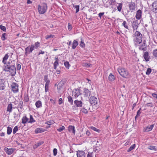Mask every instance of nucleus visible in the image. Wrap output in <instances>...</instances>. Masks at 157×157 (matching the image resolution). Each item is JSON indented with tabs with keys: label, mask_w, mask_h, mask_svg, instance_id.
Returning a JSON list of instances; mask_svg holds the SVG:
<instances>
[{
	"label": "nucleus",
	"mask_w": 157,
	"mask_h": 157,
	"mask_svg": "<svg viewBox=\"0 0 157 157\" xmlns=\"http://www.w3.org/2000/svg\"><path fill=\"white\" fill-rule=\"evenodd\" d=\"M9 57L7 54H6L3 58L2 63L4 64L3 70L6 72H9L12 76H14L16 74V70L15 64L10 65V62H8L6 63L7 60Z\"/></svg>",
	"instance_id": "nucleus-1"
},
{
	"label": "nucleus",
	"mask_w": 157,
	"mask_h": 157,
	"mask_svg": "<svg viewBox=\"0 0 157 157\" xmlns=\"http://www.w3.org/2000/svg\"><path fill=\"white\" fill-rule=\"evenodd\" d=\"M117 71L120 75L123 78H128L130 75L128 71L124 68H119L117 69Z\"/></svg>",
	"instance_id": "nucleus-2"
},
{
	"label": "nucleus",
	"mask_w": 157,
	"mask_h": 157,
	"mask_svg": "<svg viewBox=\"0 0 157 157\" xmlns=\"http://www.w3.org/2000/svg\"><path fill=\"white\" fill-rule=\"evenodd\" d=\"M134 38L133 40L135 43L140 44L142 41V35L138 31H136L134 34Z\"/></svg>",
	"instance_id": "nucleus-3"
},
{
	"label": "nucleus",
	"mask_w": 157,
	"mask_h": 157,
	"mask_svg": "<svg viewBox=\"0 0 157 157\" xmlns=\"http://www.w3.org/2000/svg\"><path fill=\"white\" fill-rule=\"evenodd\" d=\"M47 9V4L45 3H43L41 6L39 5L38 6V10L40 14H43L46 11Z\"/></svg>",
	"instance_id": "nucleus-4"
},
{
	"label": "nucleus",
	"mask_w": 157,
	"mask_h": 157,
	"mask_svg": "<svg viewBox=\"0 0 157 157\" xmlns=\"http://www.w3.org/2000/svg\"><path fill=\"white\" fill-rule=\"evenodd\" d=\"M131 23L133 30L134 32L135 31L137 30L140 23L139 22L138 20H135L134 21L131 22Z\"/></svg>",
	"instance_id": "nucleus-5"
},
{
	"label": "nucleus",
	"mask_w": 157,
	"mask_h": 157,
	"mask_svg": "<svg viewBox=\"0 0 157 157\" xmlns=\"http://www.w3.org/2000/svg\"><path fill=\"white\" fill-rule=\"evenodd\" d=\"M18 84L15 82L12 83L11 86L12 90L14 93H17L18 91Z\"/></svg>",
	"instance_id": "nucleus-6"
},
{
	"label": "nucleus",
	"mask_w": 157,
	"mask_h": 157,
	"mask_svg": "<svg viewBox=\"0 0 157 157\" xmlns=\"http://www.w3.org/2000/svg\"><path fill=\"white\" fill-rule=\"evenodd\" d=\"M98 99L94 97V96H91L90 98V103L96 106L98 104Z\"/></svg>",
	"instance_id": "nucleus-7"
},
{
	"label": "nucleus",
	"mask_w": 157,
	"mask_h": 157,
	"mask_svg": "<svg viewBox=\"0 0 157 157\" xmlns=\"http://www.w3.org/2000/svg\"><path fill=\"white\" fill-rule=\"evenodd\" d=\"M83 94L85 97H89L91 95V93L89 90L85 88L83 89Z\"/></svg>",
	"instance_id": "nucleus-8"
},
{
	"label": "nucleus",
	"mask_w": 157,
	"mask_h": 157,
	"mask_svg": "<svg viewBox=\"0 0 157 157\" xmlns=\"http://www.w3.org/2000/svg\"><path fill=\"white\" fill-rule=\"evenodd\" d=\"M5 79L0 78V90H3L5 89Z\"/></svg>",
	"instance_id": "nucleus-9"
},
{
	"label": "nucleus",
	"mask_w": 157,
	"mask_h": 157,
	"mask_svg": "<svg viewBox=\"0 0 157 157\" xmlns=\"http://www.w3.org/2000/svg\"><path fill=\"white\" fill-rule=\"evenodd\" d=\"M81 91L80 90L75 89L72 91V94L74 95L75 98H77L78 96L81 94Z\"/></svg>",
	"instance_id": "nucleus-10"
},
{
	"label": "nucleus",
	"mask_w": 157,
	"mask_h": 157,
	"mask_svg": "<svg viewBox=\"0 0 157 157\" xmlns=\"http://www.w3.org/2000/svg\"><path fill=\"white\" fill-rule=\"evenodd\" d=\"M66 82V80L65 79H63L59 82L57 85V89L58 90H60L61 88L63 86Z\"/></svg>",
	"instance_id": "nucleus-11"
},
{
	"label": "nucleus",
	"mask_w": 157,
	"mask_h": 157,
	"mask_svg": "<svg viewBox=\"0 0 157 157\" xmlns=\"http://www.w3.org/2000/svg\"><path fill=\"white\" fill-rule=\"evenodd\" d=\"M15 149L14 148H8L6 147H5L4 148V151L8 155H11L12 154Z\"/></svg>",
	"instance_id": "nucleus-12"
},
{
	"label": "nucleus",
	"mask_w": 157,
	"mask_h": 157,
	"mask_svg": "<svg viewBox=\"0 0 157 157\" xmlns=\"http://www.w3.org/2000/svg\"><path fill=\"white\" fill-rule=\"evenodd\" d=\"M152 11L155 13H157V1H155L152 3Z\"/></svg>",
	"instance_id": "nucleus-13"
},
{
	"label": "nucleus",
	"mask_w": 157,
	"mask_h": 157,
	"mask_svg": "<svg viewBox=\"0 0 157 157\" xmlns=\"http://www.w3.org/2000/svg\"><path fill=\"white\" fill-rule=\"evenodd\" d=\"M77 157H85V154L84 151L78 150L77 152Z\"/></svg>",
	"instance_id": "nucleus-14"
},
{
	"label": "nucleus",
	"mask_w": 157,
	"mask_h": 157,
	"mask_svg": "<svg viewBox=\"0 0 157 157\" xmlns=\"http://www.w3.org/2000/svg\"><path fill=\"white\" fill-rule=\"evenodd\" d=\"M129 8L130 10H134L136 8V6L135 2H129Z\"/></svg>",
	"instance_id": "nucleus-15"
},
{
	"label": "nucleus",
	"mask_w": 157,
	"mask_h": 157,
	"mask_svg": "<svg viewBox=\"0 0 157 157\" xmlns=\"http://www.w3.org/2000/svg\"><path fill=\"white\" fill-rule=\"evenodd\" d=\"M147 47V46L146 44V41H144L143 44L140 46L139 49L140 50H142L144 52L146 50Z\"/></svg>",
	"instance_id": "nucleus-16"
},
{
	"label": "nucleus",
	"mask_w": 157,
	"mask_h": 157,
	"mask_svg": "<svg viewBox=\"0 0 157 157\" xmlns=\"http://www.w3.org/2000/svg\"><path fill=\"white\" fill-rule=\"evenodd\" d=\"M75 106L77 107H80L82 106V101L80 100H76L74 101Z\"/></svg>",
	"instance_id": "nucleus-17"
},
{
	"label": "nucleus",
	"mask_w": 157,
	"mask_h": 157,
	"mask_svg": "<svg viewBox=\"0 0 157 157\" xmlns=\"http://www.w3.org/2000/svg\"><path fill=\"white\" fill-rule=\"evenodd\" d=\"M142 16V11L140 10H139L136 12V15L135 16L137 20H140Z\"/></svg>",
	"instance_id": "nucleus-18"
},
{
	"label": "nucleus",
	"mask_w": 157,
	"mask_h": 157,
	"mask_svg": "<svg viewBox=\"0 0 157 157\" xmlns=\"http://www.w3.org/2000/svg\"><path fill=\"white\" fill-rule=\"evenodd\" d=\"M143 57L146 61H148L150 59L148 52H145L143 55Z\"/></svg>",
	"instance_id": "nucleus-19"
},
{
	"label": "nucleus",
	"mask_w": 157,
	"mask_h": 157,
	"mask_svg": "<svg viewBox=\"0 0 157 157\" xmlns=\"http://www.w3.org/2000/svg\"><path fill=\"white\" fill-rule=\"evenodd\" d=\"M68 131L70 132H72L73 134H75V127L72 125H70L68 127Z\"/></svg>",
	"instance_id": "nucleus-20"
},
{
	"label": "nucleus",
	"mask_w": 157,
	"mask_h": 157,
	"mask_svg": "<svg viewBox=\"0 0 157 157\" xmlns=\"http://www.w3.org/2000/svg\"><path fill=\"white\" fill-rule=\"evenodd\" d=\"M78 44V42L76 40H74L72 46V48L73 49H75Z\"/></svg>",
	"instance_id": "nucleus-21"
},
{
	"label": "nucleus",
	"mask_w": 157,
	"mask_h": 157,
	"mask_svg": "<svg viewBox=\"0 0 157 157\" xmlns=\"http://www.w3.org/2000/svg\"><path fill=\"white\" fill-rule=\"evenodd\" d=\"M44 129L41 128H36L35 130V133L36 134L44 132Z\"/></svg>",
	"instance_id": "nucleus-22"
},
{
	"label": "nucleus",
	"mask_w": 157,
	"mask_h": 157,
	"mask_svg": "<svg viewBox=\"0 0 157 157\" xmlns=\"http://www.w3.org/2000/svg\"><path fill=\"white\" fill-rule=\"evenodd\" d=\"M154 125V124H152L150 126H147L146 128H145V132H149L151 131L153 129Z\"/></svg>",
	"instance_id": "nucleus-23"
},
{
	"label": "nucleus",
	"mask_w": 157,
	"mask_h": 157,
	"mask_svg": "<svg viewBox=\"0 0 157 157\" xmlns=\"http://www.w3.org/2000/svg\"><path fill=\"white\" fill-rule=\"evenodd\" d=\"M44 143V142L43 141L38 142L33 145V147L34 149H36L43 144Z\"/></svg>",
	"instance_id": "nucleus-24"
},
{
	"label": "nucleus",
	"mask_w": 157,
	"mask_h": 157,
	"mask_svg": "<svg viewBox=\"0 0 157 157\" xmlns=\"http://www.w3.org/2000/svg\"><path fill=\"white\" fill-rule=\"evenodd\" d=\"M12 105L10 103L8 104L7 107V111L9 112L10 113L12 111Z\"/></svg>",
	"instance_id": "nucleus-25"
},
{
	"label": "nucleus",
	"mask_w": 157,
	"mask_h": 157,
	"mask_svg": "<svg viewBox=\"0 0 157 157\" xmlns=\"http://www.w3.org/2000/svg\"><path fill=\"white\" fill-rule=\"evenodd\" d=\"M22 123L23 124H25L28 122L29 118H27L26 116H24L22 119Z\"/></svg>",
	"instance_id": "nucleus-26"
},
{
	"label": "nucleus",
	"mask_w": 157,
	"mask_h": 157,
	"mask_svg": "<svg viewBox=\"0 0 157 157\" xmlns=\"http://www.w3.org/2000/svg\"><path fill=\"white\" fill-rule=\"evenodd\" d=\"M35 105L37 108H40L42 107V103L41 101H37L35 103Z\"/></svg>",
	"instance_id": "nucleus-27"
},
{
	"label": "nucleus",
	"mask_w": 157,
	"mask_h": 157,
	"mask_svg": "<svg viewBox=\"0 0 157 157\" xmlns=\"http://www.w3.org/2000/svg\"><path fill=\"white\" fill-rule=\"evenodd\" d=\"M67 98L68 102L71 105H73V101L72 97L70 95L68 96L67 97Z\"/></svg>",
	"instance_id": "nucleus-28"
},
{
	"label": "nucleus",
	"mask_w": 157,
	"mask_h": 157,
	"mask_svg": "<svg viewBox=\"0 0 157 157\" xmlns=\"http://www.w3.org/2000/svg\"><path fill=\"white\" fill-rule=\"evenodd\" d=\"M148 149L150 150L156 151L157 150V147L155 146L151 145L148 147Z\"/></svg>",
	"instance_id": "nucleus-29"
},
{
	"label": "nucleus",
	"mask_w": 157,
	"mask_h": 157,
	"mask_svg": "<svg viewBox=\"0 0 157 157\" xmlns=\"http://www.w3.org/2000/svg\"><path fill=\"white\" fill-rule=\"evenodd\" d=\"M108 79L110 81H113L114 80V76L112 73H110L108 77Z\"/></svg>",
	"instance_id": "nucleus-30"
},
{
	"label": "nucleus",
	"mask_w": 157,
	"mask_h": 157,
	"mask_svg": "<svg viewBox=\"0 0 157 157\" xmlns=\"http://www.w3.org/2000/svg\"><path fill=\"white\" fill-rule=\"evenodd\" d=\"M12 128L9 126H8L7 128V133L8 135H10L12 132Z\"/></svg>",
	"instance_id": "nucleus-31"
},
{
	"label": "nucleus",
	"mask_w": 157,
	"mask_h": 157,
	"mask_svg": "<svg viewBox=\"0 0 157 157\" xmlns=\"http://www.w3.org/2000/svg\"><path fill=\"white\" fill-rule=\"evenodd\" d=\"M35 121H36L33 118L32 115H30L29 121H28V122L29 123H32L33 122H34Z\"/></svg>",
	"instance_id": "nucleus-32"
},
{
	"label": "nucleus",
	"mask_w": 157,
	"mask_h": 157,
	"mask_svg": "<svg viewBox=\"0 0 157 157\" xmlns=\"http://www.w3.org/2000/svg\"><path fill=\"white\" fill-rule=\"evenodd\" d=\"M7 35V34L6 33H3L2 34L1 38L2 41H4L6 39L7 37H6V36Z\"/></svg>",
	"instance_id": "nucleus-33"
},
{
	"label": "nucleus",
	"mask_w": 157,
	"mask_h": 157,
	"mask_svg": "<svg viewBox=\"0 0 157 157\" xmlns=\"http://www.w3.org/2000/svg\"><path fill=\"white\" fill-rule=\"evenodd\" d=\"M30 47H29V53H32L33 50L34 49V44H32L31 45V46H29Z\"/></svg>",
	"instance_id": "nucleus-34"
},
{
	"label": "nucleus",
	"mask_w": 157,
	"mask_h": 157,
	"mask_svg": "<svg viewBox=\"0 0 157 157\" xmlns=\"http://www.w3.org/2000/svg\"><path fill=\"white\" fill-rule=\"evenodd\" d=\"M122 4L121 3H120L118 4V6H117V8L118 11L119 12H120L121 11V10L122 8Z\"/></svg>",
	"instance_id": "nucleus-35"
},
{
	"label": "nucleus",
	"mask_w": 157,
	"mask_h": 157,
	"mask_svg": "<svg viewBox=\"0 0 157 157\" xmlns=\"http://www.w3.org/2000/svg\"><path fill=\"white\" fill-rule=\"evenodd\" d=\"M153 55L155 58H157V49L154 50L152 52Z\"/></svg>",
	"instance_id": "nucleus-36"
},
{
	"label": "nucleus",
	"mask_w": 157,
	"mask_h": 157,
	"mask_svg": "<svg viewBox=\"0 0 157 157\" xmlns=\"http://www.w3.org/2000/svg\"><path fill=\"white\" fill-rule=\"evenodd\" d=\"M59 62L55 61L53 63V67L54 69L56 70V69L57 67L58 66H59Z\"/></svg>",
	"instance_id": "nucleus-37"
},
{
	"label": "nucleus",
	"mask_w": 157,
	"mask_h": 157,
	"mask_svg": "<svg viewBox=\"0 0 157 157\" xmlns=\"http://www.w3.org/2000/svg\"><path fill=\"white\" fill-rule=\"evenodd\" d=\"M122 25L125 28L129 30V28L128 25H127V22L125 21H124L122 23Z\"/></svg>",
	"instance_id": "nucleus-38"
},
{
	"label": "nucleus",
	"mask_w": 157,
	"mask_h": 157,
	"mask_svg": "<svg viewBox=\"0 0 157 157\" xmlns=\"http://www.w3.org/2000/svg\"><path fill=\"white\" fill-rule=\"evenodd\" d=\"M135 146L136 144H135L132 145L128 150V152H130L132 150L134 149L135 148Z\"/></svg>",
	"instance_id": "nucleus-39"
},
{
	"label": "nucleus",
	"mask_w": 157,
	"mask_h": 157,
	"mask_svg": "<svg viewBox=\"0 0 157 157\" xmlns=\"http://www.w3.org/2000/svg\"><path fill=\"white\" fill-rule=\"evenodd\" d=\"M64 65L65 66V67L67 69H69L70 67V64H69V62L68 61L65 62L64 63Z\"/></svg>",
	"instance_id": "nucleus-40"
},
{
	"label": "nucleus",
	"mask_w": 157,
	"mask_h": 157,
	"mask_svg": "<svg viewBox=\"0 0 157 157\" xmlns=\"http://www.w3.org/2000/svg\"><path fill=\"white\" fill-rule=\"evenodd\" d=\"M54 123V121L53 120H50L46 122L45 124L48 125H51Z\"/></svg>",
	"instance_id": "nucleus-41"
},
{
	"label": "nucleus",
	"mask_w": 157,
	"mask_h": 157,
	"mask_svg": "<svg viewBox=\"0 0 157 157\" xmlns=\"http://www.w3.org/2000/svg\"><path fill=\"white\" fill-rule=\"evenodd\" d=\"M90 128L92 130L96 131L98 132H100V130L96 128L95 127L93 126H91L90 127Z\"/></svg>",
	"instance_id": "nucleus-42"
},
{
	"label": "nucleus",
	"mask_w": 157,
	"mask_h": 157,
	"mask_svg": "<svg viewBox=\"0 0 157 157\" xmlns=\"http://www.w3.org/2000/svg\"><path fill=\"white\" fill-rule=\"evenodd\" d=\"M40 45V43L38 42H36L34 45V48L36 49H38V48Z\"/></svg>",
	"instance_id": "nucleus-43"
},
{
	"label": "nucleus",
	"mask_w": 157,
	"mask_h": 157,
	"mask_svg": "<svg viewBox=\"0 0 157 157\" xmlns=\"http://www.w3.org/2000/svg\"><path fill=\"white\" fill-rule=\"evenodd\" d=\"M154 104L152 102H149L145 104V106L147 107H153L154 106Z\"/></svg>",
	"instance_id": "nucleus-44"
},
{
	"label": "nucleus",
	"mask_w": 157,
	"mask_h": 157,
	"mask_svg": "<svg viewBox=\"0 0 157 157\" xmlns=\"http://www.w3.org/2000/svg\"><path fill=\"white\" fill-rule=\"evenodd\" d=\"M29 47L30 46H29L25 48V54L26 56H27L29 53Z\"/></svg>",
	"instance_id": "nucleus-45"
},
{
	"label": "nucleus",
	"mask_w": 157,
	"mask_h": 157,
	"mask_svg": "<svg viewBox=\"0 0 157 157\" xmlns=\"http://www.w3.org/2000/svg\"><path fill=\"white\" fill-rule=\"evenodd\" d=\"M65 129V127L64 126H62L61 127H59V128L57 129V130L59 132H61Z\"/></svg>",
	"instance_id": "nucleus-46"
},
{
	"label": "nucleus",
	"mask_w": 157,
	"mask_h": 157,
	"mask_svg": "<svg viewBox=\"0 0 157 157\" xmlns=\"http://www.w3.org/2000/svg\"><path fill=\"white\" fill-rule=\"evenodd\" d=\"M23 102L22 101H19L18 107H19L20 109H22L23 108Z\"/></svg>",
	"instance_id": "nucleus-47"
},
{
	"label": "nucleus",
	"mask_w": 157,
	"mask_h": 157,
	"mask_svg": "<svg viewBox=\"0 0 157 157\" xmlns=\"http://www.w3.org/2000/svg\"><path fill=\"white\" fill-rule=\"evenodd\" d=\"M81 112H82V113H84L85 114H86L88 113V111L86 109H85L84 107L83 108H82L80 110Z\"/></svg>",
	"instance_id": "nucleus-48"
},
{
	"label": "nucleus",
	"mask_w": 157,
	"mask_h": 157,
	"mask_svg": "<svg viewBox=\"0 0 157 157\" xmlns=\"http://www.w3.org/2000/svg\"><path fill=\"white\" fill-rule=\"evenodd\" d=\"M151 72V68H148L147 69V71L146 72V74L147 75H149L150 74Z\"/></svg>",
	"instance_id": "nucleus-49"
},
{
	"label": "nucleus",
	"mask_w": 157,
	"mask_h": 157,
	"mask_svg": "<svg viewBox=\"0 0 157 157\" xmlns=\"http://www.w3.org/2000/svg\"><path fill=\"white\" fill-rule=\"evenodd\" d=\"M0 29L4 32L6 31V28L5 26L2 25H0Z\"/></svg>",
	"instance_id": "nucleus-50"
},
{
	"label": "nucleus",
	"mask_w": 157,
	"mask_h": 157,
	"mask_svg": "<svg viewBox=\"0 0 157 157\" xmlns=\"http://www.w3.org/2000/svg\"><path fill=\"white\" fill-rule=\"evenodd\" d=\"M73 7H75L76 9V13H77L79 11V5H76L74 6L73 5Z\"/></svg>",
	"instance_id": "nucleus-51"
},
{
	"label": "nucleus",
	"mask_w": 157,
	"mask_h": 157,
	"mask_svg": "<svg viewBox=\"0 0 157 157\" xmlns=\"http://www.w3.org/2000/svg\"><path fill=\"white\" fill-rule=\"evenodd\" d=\"M18 128L17 126L15 127L13 129V134H15L16 132L18 131Z\"/></svg>",
	"instance_id": "nucleus-52"
},
{
	"label": "nucleus",
	"mask_w": 157,
	"mask_h": 157,
	"mask_svg": "<svg viewBox=\"0 0 157 157\" xmlns=\"http://www.w3.org/2000/svg\"><path fill=\"white\" fill-rule=\"evenodd\" d=\"M29 101L28 95H27L24 97V101L25 102H27Z\"/></svg>",
	"instance_id": "nucleus-53"
},
{
	"label": "nucleus",
	"mask_w": 157,
	"mask_h": 157,
	"mask_svg": "<svg viewBox=\"0 0 157 157\" xmlns=\"http://www.w3.org/2000/svg\"><path fill=\"white\" fill-rule=\"evenodd\" d=\"M21 65L18 63H17V71L20 70L21 69Z\"/></svg>",
	"instance_id": "nucleus-54"
},
{
	"label": "nucleus",
	"mask_w": 157,
	"mask_h": 157,
	"mask_svg": "<svg viewBox=\"0 0 157 157\" xmlns=\"http://www.w3.org/2000/svg\"><path fill=\"white\" fill-rule=\"evenodd\" d=\"M48 75H46L44 76V82H46L48 81H50V80L48 79Z\"/></svg>",
	"instance_id": "nucleus-55"
},
{
	"label": "nucleus",
	"mask_w": 157,
	"mask_h": 157,
	"mask_svg": "<svg viewBox=\"0 0 157 157\" xmlns=\"http://www.w3.org/2000/svg\"><path fill=\"white\" fill-rule=\"evenodd\" d=\"M53 155L54 156H56V155L57 153V149L55 148L53 150Z\"/></svg>",
	"instance_id": "nucleus-56"
},
{
	"label": "nucleus",
	"mask_w": 157,
	"mask_h": 157,
	"mask_svg": "<svg viewBox=\"0 0 157 157\" xmlns=\"http://www.w3.org/2000/svg\"><path fill=\"white\" fill-rule=\"evenodd\" d=\"M68 29L69 31H71L72 29V25L70 23L68 24Z\"/></svg>",
	"instance_id": "nucleus-57"
},
{
	"label": "nucleus",
	"mask_w": 157,
	"mask_h": 157,
	"mask_svg": "<svg viewBox=\"0 0 157 157\" xmlns=\"http://www.w3.org/2000/svg\"><path fill=\"white\" fill-rule=\"evenodd\" d=\"M79 45L81 47H82V48H83L84 47H85V44L84 43V42H82V41H81Z\"/></svg>",
	"instance_id": "nucleus-58"
},
{
	"label": "nucleus",
	"mask_w": 157,
	"mask_h": 157,
	"mask_svg": "<svg viewBox=\"0 0 157 157\" xmlns=\"http://www.w3.org/2000/svg\"><path fill=\"white\" fill-rule=\"evenodd\" d=\"M54 36L52 35H47L46 37V39H48L50 38H53Z\"/></svg>",
	"instance_id": "nucleus-59"
},
{
	"label": "nucleus",
	"mask_w": 157,
	"mask_h": 157,
	"mask_svg": "<svg viewBox=\"0 0 157 157\" xmlns=\"http://www.w3.org/2000/svg\"><path fill=\"white\" fill-rule=\"evenodd\" d=\"M140 110H141V108H140L139 110H138L137 113V116H140V115L141 113L140 112Z\"/></svg>",
	"instance_id": "nucleus-60"
},
{
	"label": "nucleus",
	"mask_w": 157,
	"mask_h": 157,
	"mask_svg": "<svg viewBox=\"0 0 157 157\" xmlns=\"http://www.w3.org/2000/svg\"><path fill=\"white\" fill-rule=\"evenodd\" d=\"M63 101L62 98H60L59 100V104L61 105L63 103Z\"/></svg>",
	"instance_id": "nucleus-61"
},
{
	"label": "nucleus",
	"mask_w": 157,
	"mask_h": 157,
	"mask_svg": "<svg viewBox=\"0 0 157 157\" xmlns=\"http://www.w3.org/2000/svg\"><path fill=\"white\" fill-rule=\"evenodd\" d=\"M44 53H45V52L44 51H42L41 50H40L39 52L38 53V56H39L41 54H44Z\"/></svg>",
	"instance_id": "nucleus-62"
},
{
	"label": "nucleus",
	"mask_w": 157,
	"mask_h": 157,
	"mask_svg": "<svg viewBox=\"0 0 157 157\" xmlns=\"http://www.w3.org/2000/svg\"><path fill=\"white\" fill-rule=\"evenodd\" d=\"M46 82L45 84V86L49 87V84L50 82V81H47L45 82Z\"/></svg>",
	"instance_id": "nucleus-63"
},
{
	"label": "nucleus",
	"mask_w": 157,
	"mask_h": 157,
	"mask_svg": "<svg viewBox=\"0 0 157 157\" xmlns=\"http://www.w3.org/2000/svg\"><path fill=\"white\" fill-rule=\"evenodd\" d=\"M84 64L86 66L88 67H90V66H92L91 64H90L88 63H85Z\"/></svg>",
	"instance_id": "nucleus-64"
}]
</instances>
